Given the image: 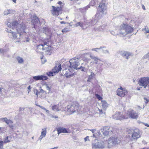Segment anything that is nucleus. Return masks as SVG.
<instances>
[{
  "mask_svg": "<svg viewBox=\"0 0 149 149\" xmlns=\"http://www.w3.org/2000/svg\"><path fill=\"white\" fill-rule=\"evenodd\" d=\"M50 116L51 118H58V117L56 116H54L52 115H50Z\"/></svg>",
  "mask_w": 149,
  "mask_h": 149,
  "instance_id": "49",
  "label": "nucleus"
},
{
  "mask_svg": "<svg viewBox=\"0 0 149 149\" xmlns=\"http://www.w3.org/2000/svg\"><path fill=\"white\" fill-rule=\"evenodd\" d=\"M80 68H81V70L82 71L84 72L86 71V68H85L83 67H81L80 68Z\"/></svg>",
  "mask_w": 149,
  "mask_h": 149,
  "instance_id": "52",
  "label": "nucleus"
},
{
  "mask_svg": "<svg viewBox=\"0 0 149 149\" xmlns=\"http://www.w3.org/2000/svg\"><path fill=\"white\" fill-rule=\"evenodd\" d=\"M79 106V104L76 102L72 103L71 105H68L67 106V111L71 114L74 113L77 111L79 113V110L78 108H80Z\"/></svg>",
  "mask_w": 149,
  "mask_h": 149,
  "instance_id": "6",
  "label": "nucleus"
},
{
  "mask_svg": "<svg viewBox=\"0 0 149 149\" xmlns=\"http://www.w3.org/2000/svg\"><path fill=\"white\" fill-rule=\"evenodd\" d=\"M39 92H41V93H44L45 91L42 89H41L40 90V91Z\"/></svg>",
  "mask_w": 149,
  "mask_h": 149,
  "instance_id": "60",
  "label": "nucleus"
},
{
  "mask_svg": "<svg viewBox=\"0 0 149 149\" xmlns=\"http://www.w3.org/2000/svg\"><path fill=\"white\" fill-rule=\"evenodd\" d=\"M4 49L0 48V53H3L4 52Z\"/></svg>",
  "mask_w": 149,
  "mask_h": 149,
  "instance_id": "55",
  "label": "nucleus"
},
{
  "mask_svg": "<svg viewBox=\"0 0 149 149\" xmlns=\"http://www.w3.org/2000/svg\"><path fill=\"white\" fill-rule=\"evenodd\" d=\"M45 86L47 90L49 91H50L51 88V86L50 85H49L48 84H46L45 85Z\"/></svg>",
  "mask_w": 149,
  "mask_h": 149,
  "instance_id": "41",
  "label": "nucleus"
},
{
  "mask_svg": "<svg viewBox=\"0 0 149 149\" xmlns=\"http://www.w3.org/2000/svg\"><path fill=\"white\" fill-rule=\"evenodd\" d=\"M100 104L102 108L104 110L107 108L109 105V104L107 103L106 101L104 100H102L101 101Z\"/></svg>",
  "mask_w": 149,
  "mask_h": 149,
  "instance_id": "22",
  "label": "nucleus"
},
{
  "mask_svg": "<svg viewBox=\"0 0 149 149\" xmlns=\"http://www.w3.org/2000/svg\"><path fill=\"white\" fill-rule=\"evenodd\" d=\"M93 20L92 21L91 23L87 21H86L84 23L81 22H79L74 24V26L75 27L80 26L82 29H85L88 26L93 25L94 24H93Z\"/></svg>",
  "mask_w": 149,
  "mask_h": 149,
  "instance_id": "10",
  "label": "nucleus"
},
{
  "mask_svg": "<svg viewBox=\"0 0 149 149\" xmlns=\"http://www.w3.org/2000/svg\"><path fill=\"white\" fill-rule=\"evenodd\" d=\"M58 146H56V147H54L53 148H50V149H57L58 148Z\"/></svg>",
  "mask_w": 149,
  "mask_h": 149,
  "instance_id": "59",
  "label": "nucleus"
},
{
  "mask_svg": "<svg viewBox=\"0 0 149 149\" xmlns=\"http://www.w3.org/2000/svg\"><path fill=\"white\" fill-rule=\"evenodd\" d=\"M93 149L103 148L107 145V141H95V143L92 144Z\"/></svg>",
  "mask_w": 149,
  "mask_h": 149,
  "instance_id": "8",
  "label": "nucleus"
},
{
  "mask_svg": "<svg viewBox=\"0 0 149 149\" xmlns=\"http://www.w3.org/2000/svg\"><path fill=\"white\" fill-rule=\"evenodd\" d=\"M119 30V35L124 37L131 35L133 32L134 29L130 25L123 24L120 26Z\"/></svg>",
  "mask_w": 149,
  "mask_h": 149,
  "instance_id": "3",
  "label": "nucleus"
},
{
  "mask_svg": "<svg viewBox=\"0 0 149 149\" xmlns=\"http://www.w3.org/2000/svg\"><path fill=\"white\" fill-rule=\"evenodd\" d=\"M58 134L59 135L61 133H68L69 132H68L67 129L66 128L63 127L59 128L57 129Z\"/></svg>",
  "mask_w": 149,
  "mask_h": 149,
  "instance_id": "26",
  "label": "nucleus"
},
{
  "mask_svg": "<svg viewBox=\"0 0 149 149\" xmlns=\"http://www.w3.org/2000/svg\"><path fill=\"white\" fill-rule=\"evenodd\" d=\"M16 59L19 63L21 64L24 63V60L22 58L19 56H17L16 58Z\"/></svg>",
  "mask_w": 149,
  "mask_h": 149,
  "instance_id": "33",
  "label": "nucleus"
},
{
  "mask_svg": "<svg viewBox=\"0 0 149 149\" xmlns=\"http://www.w3.org/2000/svg\"><path fill=\"white\" fill-rule=\"evenodd\" d=\"M144 100H145V102L146 104H147L148 102L149 101V100L148 99H147L146 98L144 97Z\"/></svg>",
  "mask_w": 149,
  "mask_h": 149,
  "instance_id": "54",
  "label": "nucleus"
},
{
  "mask_svg": "<svg viewBox=\"0 0 149 149\" xmlns=\"http://www.w3.org/2000/svg\"><path fill=\"white\" fill-rule=\"evenodd\" d=\"M41 59L42 62L43 63H45L46 61V60L45 59V58L43 57H41Z\"/></svg>",
  "mask_w": 149,
  "mask_h": 149,
  "instance_id": "44",
  "label": "nucleus"
},
{
  "mask_svg": "<svg viewBox=\"0 0 149 149\" xmlns=\"http://www.w3.org/2000/svg\"><path fill=\"white\" fill-rule=\"evenodd\" d=\"M95 96L99 100L101 101L102 100H103L102 99V97L100 96V95L98 94H96Z\"/></svg>",
  "mask_w": 149,
  "mask_h": 149,
  "instance_id": "42",
  "label": "nucleus"
},
{
  "mask_svg": "<svg viewBox=\"0 0 149 149\" xmlns=\"http://www.w3.org/2000/svg\"><path fill=\"white\" fill-rule=\"evenodd\" d=\"M100 131L96 132L92 136L93 137L95 138H98V137L100 135Z\"/></svg>",
  "mask_w": 149,
  "mask_h": 149,
  "instance_id": "35",
  "label": "nucleus"
},
{
  "mask_svg": "<svg viewBox=\"0 0 149 149\" xmlns=\"http://www.w3.org/2000/svg\"><path fill=\"white\" fill-rule=\"evenodd\" d=\"M143 31H144V32L146 33H149V29L148 26H146L145 28L143 29Z\"/></svg>",
  "mask_w": 149,
  "mask_h": 149,
  "instance_id": "40",
  "label": "nucleus"
},
{
  "mask_svg": "<svg viewBox=\"0 0 149 149\" xmlns=\"http://www.w3.org/2000/svg\"><path fill=\"white\" fill-rule=\"evenodd\" d=\"M128 116V118L130 117L132 119H136L138 117L139 114L134 110H132L127 112V113L125 115V116Z\"/></svg>",
  "mask_w": 149,
  "mask_h": 149,
  "instance_id": "17",
  "label": "nucleus"
},
{
  "mask_svg": "<svg viewBox=\"0 0 149 149\" xmlns=\"http://www.w3.org/2000/svg\"><path fill=\"white\" fill-rule=\"evenodd\" d=\"M106 27L107 26L106 25H103L99 27V30L100 31H103L105 29Z\"/></svg>",
  "mask_w": 149,
  "mask_h": 149,
  "instance_id": "36",
  "label": "nucleus"
},
{
  "mask_svg": "<svg viewBox=\"0 0 149 149\" xmlns=\"http://www.w3.org/2000/svg\"><path fill=\"white\" fill-rule=\"evenodd\" d=\"M144 57L145 58H148L149 60V53L145 55L144 56Z\"/></svg>",
  "mask_w": 149,
  "mask_h": 149,
  "instance_id": "46",
  "label": "nucleus"
},
{
  "mask_svg": "<svg viewBox=\"0 0 149 149\" xmlns=\"http://www.w3.org/2000/svg\"><path fill=\"white\" fill-rule=\"evenodd\" d=\"M36 105L37 106H38L40 107L41 109H43L44 110H45V109H46L43 106H41L39 105L36 104Z\"/></svg>",
  "mask_w": 149,
  "mask_h": 149,
  "instance_id": "50",
  "label": "nucleus"
},
{
  "mask_svg": "<svg viewBox=\"0 0 149 149\" xmlns=\"http://www.w3.org/2000/svg\"><path fill=\"white\" fill-rule=\"evenodd\" d=\"M95 74L93 72H91L90 75L88 76L87 81L88 82H91V80L95 78Z\"/></svg>",
  "mask_w": 149,
  "mask_h": 149,
  "instance_id": "32",
  "label": "nucleus"
},
{
  "mask_svg": "<svg viewBox=\"0 0 149 149\" xmlns=\"http://www.w3.org/2000/svg\"><path fill=\"white\" fill-rule=\"evenodd\" d=\"M31 22L33 23L34 25V27L35 28V26H39L40 25V22L38 18L36 16L33 17V19H32Z\"/></svg>",
  "mask_w": 149,
  "mask_h": 149,
  "instance_id": "21",
  "label": "nucleus"
},
{
  "mask_svg": "<svg viewBox=\"0 0 149 149\" xmlns=\"http://www.w3.org/2000/svg\"><path fill=\"white\" fill-rule=\"evenodd\" d=\"M51 49V46L48 45L47 42L45 41L37 45L36 51L37 53L41 54H42V51H44L47 54L50 55L51 54L50 51Z\"/></svg>",
  "mask_w": 149,
  "mask_h": 149,
  "instance_id": "4",
  "label": "nucleus"
},
{
  "mask_svg": "<svg viewBox=\"0 0 149 149\" xmlns=\"http://www.w3.org/2000/svg\"><path fill=\"white\" fill-rule=\"evenodd\" d=\"M72 25H70L67 26L66 27L62 29V31L63 33H65L67 32H69L71 31V28Z\"/></svg>",
  "mask_w": 149,
  "mask_h": 149,
  "instance_id": "29",
  "label": "nucleus"
},
{
  "mask_svg": "<svg viewBox=\"0 0 149 149\" xmlns=\"http://www.w3.org/2000/svg\"><path fill=\"white\" fill-rule=\"evenodd\" d=\"M74 70L72 68L66 69L63 71V73L66 77H70L74 75Z\"/></svg>",
  "mask_w": 149,
  "mask_h": 149,
  "instance_id": "14",
  "label": "nucleus"
},
{
  "mask_svg": "<svg viewBox=\"0 0 149 149\" xmlns=\"http://www.w3.org/2000/svg\"><path fill=\"white\" fill-rule=\"evenodd\" d=\"M61 65L60 64H57L52 69L53 72L54 73H57L59 71L61 70Z\"/></svg>",
  "mask_w": 149,
  "mask_h": 149,
  "instance_id": "24",
  "label": "nucleus"
},
{
  "mask_svg": "<svg viewBox=\"0 0 149 149\" xmlns=\"http://www.w3.org/2000/svg\"><path fill=\"white\" fill-rule=\"evenodd\" d=\"M46 112V113H49V111L48 110H47L46 109H45V110Z\"/></svg>",
  "mask_w": 149,
  "mask_h": 149,
  "instance_id": "61",
  "label": "nucleus"
},
{
  "mask_svg": "<svg viewBox=\"0 0 149 149\" xmlns=\"http://www.w3.org/2000/svg\"><path fill=\"white\" fill-rule=\"evenodd\" d=\"M128 136L131 137V140H136L140 137L139 134V131L138 129L134 130H129L128 131Z\"/></svg>",
  "mask_w": 149,
  "mask_h": 149,
  "instance_id": "7",
  "label": "nucleus"
},
{
  "mask_svg": "<svg viewBox=\"0 0 149 149\" xmlns=\"http://www.w3.org/2000/svg\"><path fill=\"white\" fill-rule=\"evenodd\" d=\"M98 110L100 111V114H102L103 113H105L104 111H103L102 110V109H99Z\"/></svg>",
  "mask_w": 149,
  "mask_h": 149,
  "instance_id": "47",
  "label": "nucleus"
},
{
  "mask_svg": "<svg viewBox=\"0 0 149 149\" xmlns=\"http://www.w3.org/2000/svg\"><path fill=\"white\" fill-rule=\"evenodd\" d=\"M89 56L93 60H94L95 62V63L96 64L100 65H102L103 64L102 63H99V61H102V62H103L102 61H101L100 59L97 56H93L91 55V53H89Z\"/></svg>",
  "mask_w": 149,
  "mask_h": 149,
  "instance_id": "19",
  "label": "nucleus"
},
{
  "mask_svg": "<svg viewBox=\"0 0 149 149\" xmlns=\"http://www.w3.org/2000/svg\"><path fill=\"white\" fill-rule=\"evenodd\" d=\"M63 7L62 5L57 7L52 6V9L51 10L52 14L54 16H58L59 12L61 10Z\"/></svg>",
  "mask_w": 149,
  "mask_h": 149,
  "instance_id": "12",
  "label": "nucleus"
},
{
  "mask_svg": "<svg viewBox=\"0 0 149 149\" xmlns=\"http://www.w3.org/2000/svg\"><path fill=\"white\" fill-rule=\"evenodd\" d=\"M54 73V72H53V71L52 70V72H49V73H47V74L49 76H53V74Z\"/></svg>",
  "mask_w": 149,
  "mask_h": 149,
  "instance_id": "45",
  "label": "nucleus"
},
{
  "mask_svg": "<svg viewBox=\"0 0 149 149\" xmlns=\"http://www.w3.org/2000/svg\"><path fill=\"white\" fill-rule=\"evenodd\" d=\"M9 125V126L10 127L12 128V129H13V126L12 125H11V124H10Z\"/></svg>",
  "mask_w": 149,
  "mask_h": 149,
  "instance_id": "63",
  "label": "nucleus"
},
{
  "mask_svg": "<svg viewBox=\"0 0 149 149\" xmlns=\"http://www.w3.org/2000/svg\"><path fill=\"white\" fill-rule=\"evenodd\" d=\"M139 85L141 86L146 88L147 85L149 84V77H144L141 78L138 82Z\"/></svg>",
  "mask_w": 149,
  "mask_h": 149,
  "instance_id": "11",
  "label": "nucleus"
},
{
  "mask_svg": "<svg viewBox=\"0 0 149 149\" xmlns=\"http://www.w3.org/2000/svg\"><path fill=\"white\" fill-rule=\"evenodd\" d=\"M144 124V125H145V126H147V127H149V125H148V124H147V123H145V124Z\"/></svg>",
  "mask_w": 149,
  "mask_h": 149,
  "instance_id": "64",
  "label": "nucleus"
},
{
  "mask_svg": "<svg viewBox=\"0 0 149 149\" xmlns=\"http://www.w3.org/2000/svg\"><path fill=\"white\" fill-rule=\"evenodd\" d=\"M42 31L46 35H48L49 34L50 32L47 28L44 27L42 29Z\"/></svg>",
  "mask_w": 149,
  "mask_h": 149,
  "instance_id": "34",
  "label": "nucleus"
},
{
  "mask_svg": "<svg viewBox=\"0 0 149 149\" xmlns=\"http://www.w3.org/2000/svg\"><path fill=\"white\" fill-rule=\"evenodd\" d=\"M89 137L88 136H86L84 139L85 141H89V139H88Z\"/></svg>",
  "mask_w": 149,
  "mask_h": 149,
  "instance_id": "51",
  "label": "nucleus"
},
{
  "mask_svg": "<svg viewBox=\"0 0 149 149\" xmlns=\"http://www.w3.org/2000/svg\"><path fill=\"white\" fill-rule=\"evenodd\" d=\"M95 3V4H99V6L97 8L98 13L95 15V19L93 20V24H95L97 22L98 20L106 14L107 11V6L104 2Z\"/></svg>",
  "mask_w": 149,
  "mask_h": 149,
  "instance_id": "2",
  "label": "nucleus"
},
{
  "mask_svg": "<svg viewBox=\"0 0 149 149\" xmlns=\"http://www.w3.org/2000/svg\"><path fill=\"white\" fill-rule=\"evenodd\" d=\"M89 130L91 131L93 134H94L96 132L95 129Z\"/></svg>",
  "mask_w": 149,
  "mask_h": 149,
  "instance_id": "53",
  "label": "nucleus"
},
{
  "mask_svg": "<svg viewBox=\"0 0 149 149\" xmlns=\"http://www.w3.org/2000/svg\"><path fill=\"white\" fill-rule=\"evenodd\" d=\"M103 134L105 136L111 135L112 133V130L111 127H105L101 129Z\"/></svg>",
  "mask_w": 149,
  "mask_h": 149,
  "instance_id": "15",
  "label": "nucleus"
},
{
  "mask_svg": "<svg viewBox=\"0 0 149 149\" xmlns=\"http://www.w3.org/2000/svg\"><path fill=\"white\" fill-rule=\"evenodd\" d=\"M36 95L37 97H38L39 95V97L40 98H45V95L44 94V93L41 92H38V91H37L36 92Z\"/></svg>",
  "mask_w": 149,
  "mask_h": 149,
  "instance_id": "30",
  "label": "nucleus"
},
{
  "mask_svg": "<svg viewBox=\"0 0 149 149\" xmlns=\"http://www.w3.org/2000/svg\"><path fill=\"white\" fill-rule=\"evenodd\" d=\"M102 49H101L100 50H101L102 51L103 53L104 54H109V52L108 51L107 49H104V48H105V47H102Z\"/></svg>",
  "mask_w": 149,
  "mask_h": 149,
  "instance_id": "39",
  "label": "nucleus"
},
{
  "mask_svg": "<svg viewBox=\"0 0 149 149\" xmlns=\"http://www.w3.org/2000/svg\"><path fill=\"white\" fill-rule=\"evenodd\" d=\"M65 108H60L59 107L58 105H54L52 107V109L54 111H65Z\"/></svg>",
  "mask_w": 149,
  "mask_h": 149,
  "instance_id": "23",
  "label": "nucleus"
},
{
  "mask_svg": "<svg viewBox=\"0 0 149 149\" xmlns=\"http://www.w3.org/2000/svg\"><path fill=\"white\" fill-rule=\"evenodd\" d=\"M107 145L108 148H111L115 145L119 143L120 140L119 138L115 136H111L107 140Z\"/></svg>",
  "mask_w": 149,
  "mask_h": 149,
  "instance_id": "5",
  "label": "nucleus"
},
{
  "mask_svg": "<svg viewBox=\"0 0 149 149\" xmlns=\"http://www.w3.org/2000/svg\"><path fill=\"white\" fill-rule=\"evenodd\" d=\"M80 60L77 57H74L71 59L69 61L70 67L74 69H80V68L78 67L80 64Z\"/></svg>",
  "mask_w": 149,
  "mask_h": 149,
  "instance_id": "9",
  "label": "nucleus"
},
{
  "mask_svg": "<svg viewBox=\"0 0 149 149\" xmlns=\"http://www.w3.org/2000/svg\"><path fill=\"white\" fill-rule=\"evenodd\" d=\"M34 80H35L33 79H33H31L30 80V82L31 83H33L34 81Z\"/></svg>",
  "mask_w": 149,
  "mask_h": 149,
  "instance_id": "58",
  "label": "nucleus"
},
{
  "mask_svg": "<svg viewBox=\"0 0 149 149\" xmlns=\"http://www.w3.org/2000/svg\"><path fill=\"white\" fill-rule=\"evenodd\" d=\"M118 52L121 55L127 59H128L129 56L132 55L130 52L124 50L119 51Z\"/></svg>",
  "mask_w": 149,
  "mask_h": 149,
  "instance_id": "18",
  "label": "nucleus"
},
{
  "mask_svg": "<svg viewBox=\"0 0 149 149\" xmlns=\"http://www.w3.org/2000/svg\"><path fill=\"white\" fill-rule=\"evenodd\" d=\"M33 79L35 81L38 80H42V81L46 80L47 79V77L45 75H38L33 77Z\"/></svg>",
  "mask_w": 149,
  "mask_h": 149,
  "instance_id": "20",
  "label": "nucleus"
},
{
  "mask_svg": "<svg viewBox=\"0 0 149 149\" xmlns=\"http://www.w3.org/2000/svg\"><path fill=\"white\" fill-rule=\"evenodd\" d=\"M7 26L9 28H15L17 26V33L14 32L10 29H7L6 31L9 33V35H12L14 39L17 42L20 41V38L21 35V33L25 32V25L22 23L20 24H18L16 21H12L9 19L7 21L6 23Z\"/></svg>",
  "mask_w": 149,
  "mask_h": 149,
  "instance_id": "1",
  "label": "nucleus"
},
{
  "mask_svg": "<svg viewBox=\"0 0 149 149\" xmlns=\"http://www.w3.org/2000/svg\"><path fill=\"white\" fill-rule=\"evenodd\" d=\"M1 120L2 121L5 122L8 124H11L13 122L10 120L6 118H1Z\"/></svg>",
  "mask_w": 149,
  "mask_h": 149,
  "instance_id": "31",
  "label": "nucleus"
},
{
  "mask_svg": "<svg viewBox=\"0 0 149 149\" xmlns=\"http://www.w3.org/2000/svg\"><path fill=\"white\" fill-rule=\"evenodd\" d=\"M110 33L111 34L113 35H115V33L113 31H110Z\"/></svg>",
  "mask_w": 149,
  "mask_h": 149,
  "instance_id": "57",
  "label": "nucleus"
},
{
  "mask_svg": "<svg viewBox=\"0 0 149 149\" xmlns=\"http://www.w3.org/2000/svg\"><path fill=\"white\" fill-rule=\"evenodd\" d=\"M127 93V90L125 88H123L122 87L118 88L117 90V95L121 97H124Z\"/></svg>",
  "mask_w": 149,
  "mask_h": 149,
  "instance_id": "16",
  "label": "nucleus"
},
{
  "mask_svg": "<svg viewBox=\"0 0 149 149\" xmlns=\"http://www.w3.org/2000/svg\"><path fill=\"white\" fill-rule=\"evenodd\" d=\"M27 89H28L29 91L28 92V93H29L31 91V86H29L27 87Z\"/></svg>",
  "mask_w": 149,
  "mask_h": 149,
  "instance_id": "48",
  "label": "nucleus"
},
{
  "mask_svg": "<svg viewBox=\"0 0 149 149\" xmlns=\"http://www.w3.org/2000/svg\"><path fill=\"white\" fill-rule=\"evenodd\" d=\"M58 4L59 5H61L62 4V2L61 1H59L58 2Z\"/></svg>",
  "mask_w": 149,
  "mask_h": 149,
  "instance_id": "62",
  "label": "nucleus"
},
{
  "mask_svg": "<svg viewBox=\"0 0 149 149\" xmlns=\"http://www.w3.org/2000/svg\"><path fill=\"white\" fill-rule=\"evenodd\" d=\"M11 138L9 136H7L6 137V139H5L3 143H7L10 142Z\"/></svg>",
  "mask_w": 149,
  "mask_h": 149,
  "instance_id": "37",
  "label": "nucleus"
},
{
  "mask_svg": "<svg viewBox=\"0 0 149 149\" xmlns=\"http://www.w3.org/2000/svg\"><path fill=\"white\" fill-rule=\"evenodd\" d=\"M15 12V11L13 9H7L4 10V15H7L10 13H14Z\"/></svg>",
  "mask_w": 149,
  "mask_h": 149,
  "instance_id": "28",
  "label": "nucleus"
},
{
  "mask_svg": "<svg viewBox=\"0 0 149 149\" xmlns=\"http://www.w3.org/2000/svg\"><path fill=\"white\" fill-rule=\"evenodd\" d=\"M142 8H143V9L144 10H146V9L145 7V6H144V5L142 4Z\"/></svg>",
  "mask_w": 149,
  "mask_h": 149,
  "instance_id": "56",
  "label": "nucleus"
},
{
  "mask_svg": "<svg viewBox=\"0 0 149 149\" xmlns=\"http://www.w3.org/2000/svg\"><path fill=\"white\" fill-rule=\"evenodd\" d=\"M3 142L0 140V149H3Z\"/></svg>",
  "mask_w": 149,
  "mask_h": 149,
  "instance_id": "43",
  "label": "nucleus"
},
{
  "mask_svg": "<svg viewBox=\"0 0 149 149\" xmlns=\"http://www.w3.org/2000/svg\"><path fill=\"white\" fill-rule=\"evenodd\" d=\"M47 133V130L46 128L42 129L41 135L39 138L38 140L41 141L42 139L45 137Z\"/></svg>",
  "mask_w": 149,
  "mask_h": 149,
  "instance_id": "25",
  "label": "nucleus"
},
{
  "mask_svg": "<svg viewBox=\"0 0 149 149\" xmlns=\"http://www.w3.org/2000/svg\"><path fill=\"white\" fill-rule=\"evenodd\" d=\"M102 48L103 47H100L99 48H92L91 49V50L92 51H95V52H99V50H101L100 49H102Z\"/></svg>",
  "mask_w": 149,
  "mask_h": 149,
  "instance_id": "38",
  "label": "nucleus"
},
{
  "mask_svg": "<svg viewBox=\"0 0 149 149\" xmlns=\"http://www.w3.org/2000/svg\"><path fill=\"white\" fill-rule=\"evenodd\" d=\"M89 53H91V52H88L84 54H83V60L86 62H88L90 60V58H89L87 57L88 55H89Z\"/></svg>",
  "mask_w": 149,
  "mask_h": 149,
  "instance_id": "27",
  "label": "nucleus"
},
{
  "mask_svg": "<svg viewBox=\"0 0 149 149\" xmlns=\"http://www.w3.org/2000/svg\"><path fill=\"white\" fill-rule=\"evenodd\" d=\"M123 113L116 112L112 116L113 118L116 120H121L124 119H127L128 118V116H125V115L123 116Z\"/></svg>",
  "mask_w": 149,
  "mask_h": 149,
  "instance_id": "13",
  "label": "nucleus"
}]
</instances>
